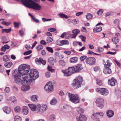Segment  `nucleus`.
<instances>
[{
    "instance_id": "obj_1",
    "label": "nucleus",
    "mask_w": 121,
    "mask_h": 121,
    "mask_svg": "<svg viewBox=\"0 0 121 121\" xmlns=\"http://www.w3.org/2000/svg\"><path fill=\"white\" fill-rule=\"evenodd\" d=\"M21 2L26 7L32 8L35 10H39L41 8V6L32 0H21Z\"/></svg>"
},
{
    "instance_id": "obj_2",
    "label": "nucleus",
    "mask_w": 121,
    "mask_h": 121,
    "mask_svg": "<svg viewBox=\"0 0 121 121\" xmlns=\"http://www.w3.org/2000/svg\"><path fill=\"white\" fill-rule=\"evenodd\" d=\"M23 75L20 74L18 72L17 73L14 75V82L16 84L19 85H24L28 82L27 77H23Z\"/></svg>"
},
{
    "instance_id": "obj_3",
    "label": "nucleus",
    "mask_w": 121,
    "mask_h": 121,
    "mask_svg": "<svg viewBox=\"0 0 121 121\" xmlns=\"http://www.w3.org/2000/svg\"><path fill=\"white\" fill-rule=\"evenodd\" d=\"M38 73L36 69H33L30 70L29 73L27 75H29L30 76V79H28V83L30 84L32 82H35L34 81L39 76Z\"/></svg>"
},
{
    "instance_id": "obj_4",
    "label": "nucleus",
    "mask_w": 121,
    "mask_h": 121,
    "mask_svg": "<svg viewBox=\"0 0 121 121\" xmlns=\"http://www.w3.org/2000/svg\"><path fill=\"white\" fill-rule=\"evenodd\" d=\"M30 66L28 65H20L18 67V72L22 75H27L29 73Z\"/></svg>"
},
{
    "instance_id": "obj_5",
    "label": "nucleus",
    "mask_w": 121,
    "mask_h": 121,
    "mask_svg": "<svg viewBox=\"0 0 121 121\" xmlns=\"http://www.w3.org/2000/svg\"><path fill=\"white\" fill-rule=\"evenodd\" d=\"M74 82L72 84L73 87L75 89L79 88L81 86L82 82V77L80 76H78L77 78L74 80Z\"/></svg>"
},
{
    "instance_id": "obj_6",
    "label": "nucleus",
    "mask_w": 121,
    "mask_h": 121,
    "mask_svg": "<svg viewBox=\"0 0 121 121\" xmlns=\"http://www.w3.org/2000/svg\"><path fill=\"white\" fill-rule=\"evenodd\" d=\"M67 95L69 98V101L72 102L75 104L79 102L80 99L77 95H75L70 93H68Z\"/></svg>"
},
{
    "instance_id": "obj_7",
    "label": "nucleus",
    "mask_w": 121,
    "mask_h": 121,
    "mask_svg": "<svg viewBox=\"0 0 121 121\" xmlns=\"http://www.w3.org/2000/svg\"><path fill=\"white\" fill-rule=\"evenodd\" d=\"M95 102L97 106L100 108H103L104 105V100L103 98L100 97L97 98Z\"/></svg>"
},
{
    "instance_id": "obj_8",
    "label": "nucleus",
    "mask_w": 121,
    "mask_h": 121,
    "mask_svg": "<svg viewBox=\"0 0 121 121\" xmlns=\"http://www.w3.org/2000/svg\"><path fill=\"white\" fill-rule=\"evenodd\" d=\"M54 83L51 82H49L45 85L44 88L45 90L48 92L52 91L53 90Z\"/></svg>"
},
{
    "instance_id": "obj_9",
    "label": "nucleus",
    "mask_w": 121,
    "mask_h": 121,
    "mask_svg": "<svg viewBox=\"0 0 121 121\" xmlns=\"http://www.w3.org/2000/svg\"><path fill=\"white\" fill-rule=\"evenodd\" d=\"M96 90L97 92L104 96L107 95L109 93L108 90L106 88H97Z\"/></svg>"
},
{
    "instance_id": "obj_10",
    "label": "nucleus",
    "mask_w": 121,
    "mask_h": 121,
    "mask_svg": "<svg viewBox=\"0 0 121 121\" xmlns=\"http://www.w3.org/2000/svg\"><path fill=\"white\" fill-rule=\"evenodd\" d=\"M37 107L38 108V110H37L38 112L43 113L48 109L47 105L45 104H43L41 106L40 104H38Z\"/></svg>"
},
{
    "instance_id": "obj_11",
    "label": "nucleus",
    "mask_w": 121,
    "mask_h": 121,
    "mask_svg": "<svg viewBox=\"0 0 121 121\" xmlns=\"http://www.w3.org/2000/svg\"><path fill=\"white\" fill-rule=\"evenodd\" d=\"M96 60V59L94 57H90L86 59L85 62L86 64L92 65L95 63Z\"/></svg>"
},
{
    "instance_id": "obj_12",
    "label": "nucleus",
    "mask_w": 121,
    "mask_h": 121,
    "mask_svg": "<svg viewBox=\"0 0 121 121\" xmlns=\"http://www.w3.org/2000/svg\"><path fill=\"white\" fill-rule=\"evenodd\" d=\"M117 82V79L113 77L108 79V84L111 86H113L116 85Z\"/></svg>"
},
{
    "instance_id": "obj_13",
    "label": "nucleus",
    "mask_w": 121,
    "mask_h": 121,
    "mask_svg": "<svg viewBox=\"0 0 121 121\" xmlns=\"http://www.w3.org/2000/svg\"><path fill=\"white\" fill-rule=\"evenodd\" d=\"M75 68L73 67H69L67 70L66 76H69L72 73L76 72L75 71Z\"/></svg>"
},
{
    "instance_id": "obj_14",
    "label": "nucleus",
    "mask_w": 121,
    "mask_h": 121,
    "mask_svg": "<svg viewBox=\"0 0 121 121\" xmlns=\"http://www.w3.org/2000/svg\"><path fill=\"white\" fill-rule=\"evenodd\" d=\"M80 31L78 29H74L73 30L72 32L73 34L70 35L71 37L73 38H75L76 37L80 32Z\"/></svg>"
},
{
    "instance_id": "obj_15",
    "label": "nucleus",
    "mask_w": 121,
    "mask_h": 121,
    "mask_svg": "<svg viewBox=\"0 0 121 121\" xmlns=\"http://www.w3.org/2000/svg\"><path fill=\"white\" fill-rule=\"evenodd\" d=\"M28 105L32 111H35L38 112V110H37V109L38 110V108L37 107L38 104L37 105H36L33 104H28Z\"/></svg>"
},
{
    "instance_id": "obj_16",
    "label": "nucleus",
    "mask_w": 121,
    "mask_h": 121,
    "mask_svg": "<svg viewBox=\"0 0 121 121\" xmlns=\"http://www.w3.org/2000/svg\"><path fill=\"white\" fill-rule=\"evenodd\" d=\"M75 71L76 72L80 71L83 69L82 64H78L75 66Z\"/></svg>"
},
{
    "instance_id": "obj_17",
    "label": "nucleus",
    "mask_w": 121,
    "mask_h": 121,
    "mask_svg": "<svg viewBox=\"0 0 121 121\" xmlns=\"http://www.w3.org/2000/svg\"><path fill=\"white\" fill-rule=\"evenodd\" d=\"M104 115V113L102 112H97L95 114H93V116L94 117H92V118H93L94 119H96L97 117H99L100 116H103Z\"/></svg>"
},
{
    "instance_id": "obj_18",
    "label": "nucleus",
    "mask_w": 121,
    "mask_h": 121,
    "mask_svg": "<svg viewBox=\"0 0 121 121\" xmlns=\"http://www.w3.org/2000/svg\"><path fill=\"white\" fill-rule=\"evenodd\" d=\"M29 109L28 107L26 106H24L23 107L22 112L24 115H27L29 112Z\"/></svg>"
},
{
    "instance_id": "obj_19",
    "label": "nucleus",
    "mask_w": 121,
    "mask_h": 121,
    "mask_svg": "<svg viewBox=\"0 0 121 121\" xmlns=\"http://www.w3.org/2000/svg\"><path fill=\"white\" fill-rule=\"evenodd\" d=\"M104 73L105 74H110L112 73V71L109 68H105Z\"/></svg>"
},
{
    "instance_id": "obj_20",
    "label": "nucleus",
    "mask_w": 121,
    "mask_h": 121,
    "mask_svg": "<svg viewBox=\"0 0 121 121\" xmlns=\"http://www.w3.org/2000/svg\"><path fill=\"white\" fill-rule=\"evenodd\" d=\"M22 85V86L21 87L22 90L24 91H26L29 90L30 89V86L28 85Z\"/></svg>"
},
{
    "instance_id": "obj_21",
    "label": "nucleus",
    "mask_w": 121,
    "mask_h": 121,
    "mask_svg": "<svg viewBox=\"0 0 121 121\" xmlns=\"http://www.w3.org/2000/svg\"><path fill=\"white\" fill-rule=\"evenodd\" d=\"M69 44L68 41L66 40H63L60 42V43H58L57 42V45H63L64 44Z\"/></svg>"
},
{
    "instance_id": "obj_22",
    "label": "nucleus",
    "mask_w": 121,
    "mask_h": 121,
    "mask_svg": "<svg viewBox=\"0 0 121 121\" xmlns=\"http://www.w3.org/2000/svg\"><path fill=\"white\" fill-rule=\"evenodd\" d=\"M2 109L7 114H9L11 112L10 109L7 106L3 107Z\"/></svg>"
},
{
    "instance_id": "obj_23",
    "label": "nucleus",
    "mask_w": 121,
    "mask_h": 121,
    "mask_svg": "<svg viewBox=\"0 0 121 121\" xmlns=\"http://www.w3.org/2000/svg\"><path fill=\"white\" fill-rule=\"evenodd\" d=\"M106 113L107 115L109 117H112L114 115L113 111L111 110L107 111L106 112Z\"/></svg>"
},
{
    "instance_id": "obj_24",
    "label": "nucleus",
    "mask_w": 121,
    "mask_h": 121,
    "mask_svg": "<svg viewBox=\"0 0 121 121\" xmlns=\"http://www.w3.org/2000/svg\"><path fill=\"white\" fill-rule=\"evenodd\" d=\"M48 60L49 63L51 65H53L56 60V59H54L52 57H51L49 58Z\"/></svg>"
},
{
    "instance_id": "obj_25",
    "label": "nucleus",
    "mask_w": 121,
    "mask_h": 121,
    "mask_svg": "<svg viewBox=\"0 0 121 121\" xmlns=\"http://www.w3.org/2000/svg\"><path fill=\"white\" fill-rule=\"evenodd\" d=\"M78 60V58L77 57H74L71 58L70 59V62L72 63H76Z\"/></svg>"
},
{
    "instance_id": "obj_26",
    "label": "nucleus",
    "mask_w": 121,
    "mask_h": 121,
    "mask_svg": "<svg viewBox=\"0 0 121 121\" xmlns=\"http://www.w3.org/2000/svg\"><path fill=\"white\" fill-rule=\"evenodd\" d=\"M13 65V63L11 61L7 62L4 64V65L5 67L7 68H10Z\"/></svg>"
},
{
    "instance_id": "obj_27",
    "label": "nucleus",
    "mask_w": 121,
    "mask_h": 121,
    "mask_svg": "<svg viewBox=\"0 0 121 121\" xmlns=\"http://www.w3.org/2000/svg\"><path fill=\"white\" fill-rule=\"evenodd\" d=\"M102 30V27L101 26L97 27L94 29L93 32L95 33L100 32Z\"/></svg>"
},
{
    "instance_id": "obj_28",
    "label": "nucleus",
    "mask_w": 121,
    "mask_h": 121,
    "mask_svg": "<svg viewBox=\"0 0 121 121\" xmlns=\"http://www.w3.org/2000/svg\"><path fill=\"white\" fill-rule=\"evenodd\" d=\"M107 64L104 65L105 68H109L112 65V63L110 62L109 60H108L106 62Z\"/></svg>"
},
{
    "instance_id": "obj_29",
    "label": "nucleus",
    "mask_w": 121,
    "mask_h": 121,
    "mask_svg": "<svg viewBox=\"0 0 121 121\" xmlns=\"http://www.w3.org/2000/svg\"><path fill=\"white\" fill-rule=\"evenodd\" d=\"M38 96L37 95H33L31 97V99L32 101L34 102H36L38 101L37 99Z\"/></svg>"
},
{
    "instance_id": "obj_30",
    "label": "nucleus",
    "mask_w": 121,
    "mask_h": 121,
    "mask_svg": "<svg viewBox=\"0 0 121 121\" xmlns=\"http://www.w3.org/2000/svg\"><path fill=\"white\" fill-rule=\"evenodd\" d=\"M76 111L78 113L81 114L83 113V109L82 108L79 107L77 108Z\"/></svg>"
},
{
    "instance_id": "obj_31",
    "label": "nucleus",
    "mask_w": 121,
    "mask_h": 121,
    "mask_svg": "<svg viewBox=\"0 0 121 121\" xmlns=\"http://www.w3.org/2000/svg\"><path fill=\"white\" fill-rule=\"evenodd\" d=\"M57 102L55 98H53L51 101L50 103L52 105H55L56 104Z\"/></svg>"
},
{
    "instance_id": "obj_32",
    "label": "nucleus",
    "mask_w": 121,
    "mask_h": 121,
    "mask_svg": "<svg viewBox=\"0 0 121 121\" xmlns=\"http://www.w3.org/2000/svg\"><path fill=\"white\" fill-rule=\"evenodd\" d=\"M9 55H6L4 56L3 58V61L6 62L9 60Z\"/></svg>"
},
{
    "instance_id": "obj_33",
    "label": "nucleus",
    "mask_w": 121,
    "mask_h": 121,
    "mask_svg": "<svg viewBox=\"0 0 121 121\" xmlns=\"http://www.w3.org/2000/svg\"><path fill=\"white\" fill-rule=\"evenodd\" d=\"M58 15H59L60 17L62 18L68 19V16L64 14L60 13Z\"/></svg>"
},
{
    "instance_id": "obj_34",
    "label": "nucleus",
    "mask_w": 121,
    "mask_h": 121,
    "mask_svg": "<svg viewBox=\"0 0 121 121\" xmlns=\"http://www.w3.org/2000/svg\"><path fill=\"white\" fill-rule=\"evenodd\" d=\"M86 17L87 20H89L92 18L93 15L90 13H89L86 15Z\"/></svg>"
},
{
    "instance_id": "obj_35",
    "label": "nucleus",
    "mask_w": 121,
    "mask_h": 121,
    "mask_svg": "<svg viewBox=\"0 0 121 121\" xmlns=\"http://www.w3.org/2000/svg\"><path fill=\"white\" fill-rule=\"evenodd\" d=\"M59 63L60 65L63 67L65 66L66 64L65 62L63 60L59 61Z\"/></svg>"
},
{
    "instance_id": "obj_36",
    "label": "nucleus",
    "mask_w": 121,
    "mask_h": 121,
    "mask_svg": "<svg viewBox=\"0 0 121 121\" xmlns=\"http://www.w3.org/2000/svg\"><path fill=\"white\" fill-rule=\"evenodd\" d=\"M119 39L115 37L112 39V41L115 44H117L119 42Z\"/></svg>"
},
{
    "instance_id": "obj_37",
    "label": "nucleus",
    "mask_w": 121,
    "mask_h": 121,
    "mask_svg": "<svg viewBox=\"0 0 121 121\" xmlns=\"http://www.w3.org/2000/svg\"><path fill=\"white\" fill-rule=\"evenodd\" d=\"M77 121H83V115L80 114L78 118H77Z\"/></svg>"
},
{
    "instance_id": "obj_38",
    "label": "nucleus",
    "mask_w": 121,
    "mask_h": 121,
    "mask_svg": "<svg viewBox=\"0 0 121 121\" xmlns=\"http://www.w3.org/2000/svg\"><path fill=\"white\" fill-rule=\"evenodd\" d=\"M14 110L16 112H19L21 111V109L19 106H16L14 108Z\"/></svg>"
},
{
    "instance_id": "obj_39",
    "label": "nucleus",
    "mask_w": 121,
    "mask_h": 121,
    "mask_svg": "<svg viewBox=\"0 0 121 121\" xmlns=\"http://www.w3.org/2000/svg\"><path fill=\"white\" fill-rule=\"evenodd\" d=\"M11 30V28H9L8 29H3L2 30V33H3L4 32H6L7 33H10Z\"/></svg>"
},
{
    "instance_id": "obj_40",
    "label": "nucleus",
    "mask_w": 121,
    "mask_h": 121,
    "mask_svg": "<svg viewBox=\"0 0 121 121\" xmlns=\"http://www.w3.org/2000/svg\"><path fill=\"white\" fill-rule=\"evenodd\" d=\"M22 119L19 116H15L14 118L15 121H21Z\"/></svg>"
},
{
    "instance_id": "obj_41",
    "label": "nucleus",
    "mask_w": 121,
    "mask_h": 121,
    "mask_svg": "<svg viewBox=\"0 0 121 121\" xmlns=\"http://www.w3.org/2000/svg\"><path fill=\"white\" fill-rule=\"evenodd\" d=\"M10 99L13 102H15L16 101V97L15 96H13L11 97L10 98Z\"/></svg>"
},
{
    "instance_id": "obj_42",
    "label": "nucleus",
    "mask_w": 121,
    "mask_h": 121,
    "mask_svg": "<svg viewBox=\"0 0 121 121\" xmlns=\"http://www.w3.org/2000/svg\"><path fill=\"white\" fill-rule=\"evenodd\" d=\"M1 23L3 25L8 26L11 24V22H7L5 21H3L1 22Z\"/></svg>"
},
{
    "instance_id": "obj_43",
    "label": "nucleus",
    "mask_w": 121,
    "mask_h": 121,
    "mask_svg": "<svg viewBox=\"0 0 121 121\" xmlns=\"http://www.w3.org/2000/svg\"><path fill=\"white\" fill-rule=\"evenodd\" d=\"M43 48V47L42 45H39L36 47V49L37 50L39 51L41 50Z\"/></svg>"
},
{
    "instance_id": "obj_44",
    "label": "nucleus",
    "mask_w": 121,
    "mask_h": 121,
    "mask_svg": "<svg viewBox=\"0 0 121 121\" xmlns=\"http://www.w3.org/2000/svg\"><path fill=\"white\" fill-rule=\"evenodd\" d=\"M103 10L100 9L97 12V13L98 15H101L103 13Z\"/></svg>"
},
{
    "instance_id": "obj_45",
    "label": "nucleus",
    "mask_w": 121,
    "mask_h": 121,
    "mask_svg": "<svg viewBox=\"0 0 121 121\" xmlns=\"http://www.w3.org/2000/svg\"><path fill=\"white\" fill-rule=\"evenodd\" d=\"M46 49L49 52L51 53H53V50L52 48L49 47H47Z\"/></svg>"
},
{
    "instance_id": "obj_46",
    "label": "nucleus",
    "mask_w": 121,
    "mask_h": 121,
    "mask_svg": "<svg viewBox=\"0 0 121 121\" xmlns=\"http://www.w3.org/2000/svg\"><path fill=\"white\" fill-rule=\"evenodd\" d=\"M53 41V39L50 37H48L47 39V41L48 43H49Z\"/></svg>"
},
{
    "instance_id": "obj_47",
    "label": "nucleus",
    "mask_w": 121,
    "mask_h": 121,
    "mask_svg": "<svg viewBox=\"0 0 121 121\" xmlns=\"http://www.w3.org/2000/svg\"><path fill=\"white\" fill-rule=\"evenodd\" d=\"M94 71L95 72H97L99 70L100 68L99 66H95L93 67Z\"/></svg>"
},
{
    "instance_id": "obj_48",
    "label": "nucleus",
    "mask_w": 121,
    "mask_h": 121,
    "mask_svg": "<svg viewBox=\"0 0 121 121\" xmlns=\"http://www.w3.org/2000/svg\"><path fill=\"white\" fill-rule=\"evenodd\" d=\"M32 51L31 50H29L25 52L24 53V55H27L30 54L32 53Z\"/></svg>"
},
{
    "instance_id": "obj_49",
    "label": "nucleus",
    "mask_w": 121,
    "mask_h": 121,
    "mask_svg": "<svg viewBox=\"0 0 121 121\" xmlns=\"http://www.w3.org/2000/svg\"><path fill=\"white\" fill-rule=\"evenodd\" d=\"M113 12H110L107 13L105 15L106 17L110 16L113 15Z\"/></svg>"
},
{
    "instance_id": "obj_50",
    "label": "nucleus",
    "mask_w": 121,
    "mask_h": 121,
    "mask_svg": "<svg viewBox=\"0 0 121 121\" xmlns=\"http://www.w3.org/2000/svg\"><path fill=\"white\" fill-rule=\"evenodd\" d=\"M14 27H19V25H20L21 23L20 22H14Z\"/></svg>"
},
{
    "instance_id": "obj_51",
    "label": "nucleus",
    "mask_w": 121,
    "mask_h": 121,
    "mask_svg": "<svg viewBox=\"0 0 121 121\" xmlns=\"http://www.w3.org/2000/svg\"><path fill=\"white\" fill-rule=\"evenodd\" d=\"M97 83L98 85L101 86L102 84V82L101 80L99 79L96 80Z\"/></svg>"
},
{
    "instance_id": "obj_52",
    "label": "nucleus",
    "mask_w": 121,
    "mask_h": 121,
    "mask_svg": "<svg viewBox=\"0 0 121 121\" xmlns=\"http://www.w3.org/2000/svg\"><path fill=\"white\" fill-rule=\"evenodd\" d=\"M52 20V19H48L45 18H42V21H43V22H46L49 21L51 20Z\"/></svg>"
},
{
    "instance_id": "obj_53",
    "label": "nucleus",
    "mask_w": 121,
    "mask_h": 121,
    "mask_svg": "<svg viewBox=\"0 0 121 121\" xmlns=\"http://www.w3.org/2000/svg\"><path fill=\"white\" fill-rule=\"evenodd\" d=\"M51 74L49 72H47L45 73V76L47 78H49L50 77Z\"/></svg>"
},
{
    "instance_id": "obj_54",
    "label": "nucleus",
    "mask_w": 121,
    "mask_h": 121,
    "mask_svg": "<svg viewBox=\"0 0 121 121\" xmlns=\"http://www.w3.org/2000/svg\"><path fill=\"white\" fill-rule=\"evenodd\" d=\"M32 19L36 23H39L40 22L39 21L38 19H36V18L34 17Z\"/></svg>"
},
{
    "instance_id": "obj_55",
    "label": "nucleus",
    "mask_w": 121,
    "mask_h": 121,
    "mask_svg": "<svg viewBox=\"0 0 121 121\" xmlns=\"http://www.w3.org/2000/svg\"><path fill=\"white\" fill-rule=\"evenodd\" d=\"M119 22V20L118 19H115L114 21L113 22L114 24L116 25H118Z\"/></svg>"
},
{
    "instance_id": "obj_56",
    "label": "nucleus",
    "mask_w": 121,
    "mask_h": 121,
    "mask_svg": "<svg viewBox=\"0 0 121 121\" xmlns=\"http://www.w3.org/2000/svg\"><path fill=\"white\" fill-rule=\"evenodd\" d=\"M10 91L9 88L8 87H6L4 89V91L6 93H9Z\"/></svg>"
},
{
    "instance_id": "obj_57",
    "label": "nucleus",
    "mask_w": 121,
    "mask_h": 121,
    "mask_svg": "<svg viewBox=\"0 0 121 121\" xmlns=\"http://www.w3.org/2000/svg\"><path fill=\"white\" fill-rule=\"evenodd\" d=\"M41 63L44 65H45L46 62L45 60H43L42 58L41 59Z\"/></svg>"
},
{
    "instance_id": "obj_58",
    "label": "nucleus",
    "mask_w": 121,
    "mask_h": 121,
    "mask_svg": "<svg viewBox=\"0 0 121 121\" xmlns=\"http://www.w3.org/2000/svg\"><path fill=\"white\" fill-rule=\"evenodd\" d=\"M41 44L42 45H46V41L44 40H42L40 42Z\"/></svg>"
},
{
    "instance_id": "obj_59",
    "label": "nucleus",
    "mask_w": 121,
    "mask_h": 121,
    "mask_svg": "<svg viewBox=\"0 0 121 121\" xmlns=\"http://www.w3.org/2000/svg\"><path fill=\"white\" fill-rule=\"evenodd\" d=\"M48 30L50 32H53L56 30V29L55 28H49L48 29Z\"/></svg>"
},
{
    "instance_id": "obj_60",
    "label": "nucleus",
    "mask_w": 121,
    "mask_h": 121,
    "mask_svg": "<svg viewBox=\"0 0 121 121\" xmlns=\"http://www.w3.org/2000/svg\"><path fill=\"white\" fill-rule=\"evenodd\" d=\"M64 52L67 55H69L71 53V52L70 51H65Z\"/></svg>"
},
{
    "instance_id": "obj_61",
    "label": "nucleus",
    "mask_w": 121,
    "mask_h": 121,
    "mask_svg": "<svg viewBox=\"0 0 121 121\" xmlns=\"http://www.w3.org/2000/svg\"><path fill=\"white\" fill-rule=\"evenodd\" d=\"M42 58H40L39 59L36 58L35 60V61L36 62H38V63H41V59Z\"/></svg>"
},
{
    "instance_id": "obj_62",
    "label": "nucleus",
    "mask_w": 121,
    "mask_h": 121,
    "mask_svg": "<svg viewBox=\"0 0 121 121\" xmlns=\"http://www.w3.org/2000/svg\"><path fill=\"white\" fill-rule=\"evenodd\" d=\"M19 32L20 34V35L22 36H23L24 33L22 30H19Z\"/></svg>"
},
{
    "instance_id": "obj_63",
    "label": "nucleus",
    "mask_w": 121,
    "mask_h": 121,
    "mask_svg": "<svg viewBox=\"0 0 121 121\" xmlns=\"http://www.w3.org/2000/svg\"><path fill=\"white\" fill-rule=\"evenodd\" d=\"M115 63H116L117 65L119 67H120L121 66V64H120L119 62L118 61H117L116 60H115L114 61Z\"/></svg>"
},
{
    "instance_id": "obj_64",
    "label": "nucleus",
    "mask_w": 121,
    "mask_h": 121,
    "mask_svg": "<svg viewBox=\"0 0 121 121\" xmlns=\"http://www.w3.org/2000/svg\"><path fill=\"white\" fill-rule=\"evenodd\" d=\"M25 47L27 49L29 50L30 49V46L29 45L26 44L25 45Z\"/></svg>"
}]
</instances>
